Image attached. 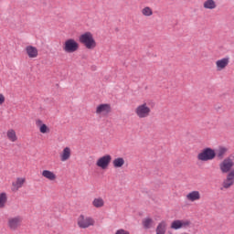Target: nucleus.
<instances>
[{"instance_id":"13","label":"nucleus","mask_w":234,"mask_h":234,"mask_svg":"<svg viewBox=\"0 0 234 234\" xmlns=\"http://www.w3.org/2000/svg\"><path fill=\"white\" fill-rule=\"evenodd\" d=\"M35 125L41 134H48V133H50V127H48V125H47L41 119H37L35 121Z\"/></svg>"},{"instance_id":"19","label":"nucleus","mask_w":234,"mask_h":234,"mask_svg":"<svg viewBox=\"0 0 234 234\" xmlns=\"http://www.w3.org/2000/svg\"><path fill=\"white\" fill-rule=\"evenodd\" d=\"M72 154V150H70V147H65L62 152L60 153V161L61 162H67V160H70V156Z\"/></svg>"},{"instance_id":"22","label":"nucleus","mask_w":234,"mask_h":234,"mask_svg":"<svg viewBox=\"0 0 234 234\" xmlns=\"http://www.w3.org/2000/svg\"><path fill=\"white\" fill-rule=\"evenodd\" d=\"M125 165V159L123 157H116L112 160V166L114 169H122Z\"/></svg>"},{"instance_id":"9","label":"nucleus","mask_w":234,"mask_h":234,"mask_svg":"<svg viewBox=\"0 0 234 234\" xmlns=\"http://www.w3.org/2000/svg\"><path fill=\"white\" fill-rule=\"evenodd\" d=\"M111 162H112V156L111 154H104L97 159L96 166L99 167V169L105 171L106 169H109Z\"/></svg>"},{"instance_id":"7","label":"nucleus","mask_w":234,"mask_h":234,"mask_svg":"<svg viewBox=\"0 0 234 234\" xmlns=\"http://www.w3.org/2000/svg\"><path fill=\"white\" fill-rule=\"evenodd\" d=\"M111 112H112V107L109 103H101L95 108V114L99 118H107Z\"/></svg>"},{"instance_id":"8","label":"nucleus","mask_w":234,"mask_h":234,"mask_svg":"<svg viewBox=\"0 0 234 234\" xmlns=\"http://www.w3.org/2000/svg\"><path fill=\"white\" fill-rule=\"evenodd\" d=\"M23 218L21 216L9 217L6 221L7 229L10 231H17L21 228Z\"/></svg>"},{"instance_id":"15","label":"nucleus","mask_w":234,"mask_h":234,"mask_svg":"<svg viewBox=\"0 0 234 234\" xmlns=\"http://www.w3.org/2000/svg\"><path fill=\"white\" fill-rule=\"evenodd\" d=\"M228 65H229V57H226L216 61V69L218 72L225 70Z\"/></svg>"},{"instance_id":"23","label":"nucleus","mask_w":234,"mask_h":234,"mask_svg":"<svg viewBox=\"0 0 234 234\" xmlns=\"http://www.w3.org/2000/svg\"><path fill=\"white\" fill-rule=\"evenodd\" d=\"M228 151H229V149L226 146L218 147V149L215 151L217 158L222 160V158L228 154Z\"/></svg>"},{"instance_id":"29","label":"nucleus","mask_w":234,"mask_h":234,"mask_svg":"<svg viewBox=\"0 0 234 234\" xmlns=\"http://www.w3.org/2000/svg\"><path fill=\"white\" fill-rule=\"evenodd\" d=\"M6 101V98L5 97V94L0 93V107Z\"/></svg>"},{"instance_id":"5","label":"nucleus","mask_w":234,"mask_h":234,"mask_svg":"<svg viewBox=\"0 0 234 234\" xmlns=\"http://www.w3.org/2000/svg\"><path fill=\"white\" fill-rule=\"evenodd\" d=\"M217 154L213 148H205L197 154V160L199 162H209L210 160H215Z\"/></svg>"},{"instance_id":"30","label":"nucleus","mask_w":234,"mask_h":234,"mask_svg":"<svg viewBox=\"0 0 234 234\" xmlns=\"http://www.w3.org/2000/svg\"><path fill=\"white\" fill-rule=\"evenodd\" d=\"M115 234H130L129 231L123 229H118Z\"/></svg>"},{"instance_id":"3","label":"nucleus","mask_w":234,"mask_h":234,"mask_svg":"<svg viewBox=\"0 0 234 234\" xmlns=\"http://www.w3.org/2000/svg\"><path fill=\"white\" fill-rule=\"evenodd\" d=\"M77 226L80 229H87L96 226V220L90 216L80 214L77 218Z\"/></svg>"},{"instance_id":"10","label":"nucleus","mask_w":234,"mask_h":234,"mask_svg":"<svg viewBox=\"0 0 234 234\" xmlns=\"http://www.w3.org/2000/svg\"><path fill=\"white\" fill-rule=\"evenodd\" d=\"M191 226V220L189 219H176L174 220L170 228L171 229H186V228H189Z\"/></svg>"},{"instance_id":"11","label":"nucleus","mask_w":234,"mask_h":234,"mask_svg":"<svg viewBox=\"0 0 234 234\" xmlns=\"http://www.w3.org/2000/svg\"><path fill=\"white\" fill-rule=\"evenodd\" d=\"M27 184V177H16L11 184V191L17 193Z\"/></svg>"},{"instance_id":"6","label":"nucleus","mask_w":234,"mask_h":234,"mask_svg":"<svg viewBox=\"0 0 234 234\" xmlns=\"http://www.w3.org/2000/svg\"><path fill=\"white\" fill-rule=\"evenodd\" d=\"M219 171L220 173H222V175H228V173H229V171L233 170L234 167V160L233 157L229 156L226 157L225 159H223L219 165Z\"/></svg>"},{"instance_id":"14","label":"nucleus","mask_w":234,"mask_h":234,"mask_svg":"<svg viewBox=\"0 0 234 234\" xmlns=\"http://www.w3.org/2000/svg\"><path fill=\"white\" fill-rule=\"evenodd\" d=\"M25 52L29 59H36V58L39 56V50H37V48L34 46H27L25 48Z\"/></svg>"},{"instance_id":"2","label":"nucleus","mask_w":234,"mask_h":234,"mask_svg":"<svg viewBox=\"0 0 234 234\" xmlns=\"http://www.w3.org/2000/svg\"><path fill=\"white\" fill-rule=\"evenodd\" d=\"M151 112H153V110L151 109V105L147 102H143L137 105L134 109V114L139 118V120H145V118H149V116H151Z\"/></svg>"},{"instance_id":"27","label":"nucleus","mask_w":234,"mask_h":234,"mask_svg":"<svg viewBox=\"0 0 234 234\" xmlns=\"http://www.w3.org/2000/svg\"><path fill=\"white\" fill-rule=\"evenodd\" d=\"M233 184L234 181L227 176L226 179L223 181L222 186L224 187V189H229V187H231Z\"/></svg>"},{"instance_id":"17","label":"nucleus","mask_w":234,"mask_h":234,"mask_svg":"<svg viewBox=\"0 0 234 234\" xmlns=\"http://www.w3.org/2000/svg\"><path fill=\"white\" fill-rule=\"evenodd\" d=\"M5 138L8 140V142H11V144H16L17 140H19V137L17 136V133L14 128L8 129L5 133Z\"/></svg>"},{"instance_id":"26","label":"nucleus","mask_w":234,"mask_h":234,"mask_svg":"<svg viewBox=\"0 0 234 234\" xmlns=\"http://www.w3.org/2000/svg\"><path fill=\"white\" fill-rule=\"evenodd\" d=\"M141 14L144 17H151L154 14L153 9L149 6H144L141 9Z\"/></svg>"},{"instance_id":"4","label":"nucleus","mask_w":234,"mask_h":234,"mask_svg":"<svg viewBox=\"0 0 234 234\" xmlns=\"http://www.w3.org/2000/svg\"><path fill=\"white\" fill-rule=\"evenodd\" d=\"M62 48L66 54H74L80 50V43L74 38H68L64 41Z\"/></svg>"},{"instance_id":"25","label":"nucleus","mask_w":234,"mask_h":234,"mask_svg":"<svg viewBox=\"0 0 234 234\" xmlns=\"http://www.w3.org/2000/svg\"><path fill=\"white\" fill-rule=\"evenodd\" d=\"M154 224V221L151 218H145L143 219V227L144 228V229H151Z\"/></svg>"},{"instance_id":"1","label":"nucleus","mask_w":234,"mask_h":234,"mask_svg":"<svg viewBox=\"0 0 234 234\" xmlns=\"http://www.w3.org/2000/svg\"><path fill=\"white\" fill-rule=\"evenodd\" d=\"M79 41L85 47V48H87V50H94V48L98 47L96 38H94V35L90 31L82 33L79 37Z\"/></svg>"},{"instance_id":"18","label":"nucleus","mask_w":234,"mask_h":234,"mask_svg":"<svg viewBox=\"0 0 234 234\" xmlns=\"http://www.w3.org/2000/svg\"><path fill=\"white\" fill-rule=\"evenodd\" d=\"M91 206L96 209H101V207H105V199L101 197H94L91 201Z\"/></svg>"},{"instance_id":"24","label":"nucleus","mask_w":234,"mask_h":234,"mask_svg":"<svg viewBox=\"0 0 234 234\" xmlns=\"http://www.w3.org/2000/svg\"><path fill=\"white\" fill-rule=\"evenodd\" d=\"M6 202H8V194L6 192L0 193V209L6 207Z\"/></svg>"},{"instance_id":"12","label":"nucleus","mask_w":234,"mask_h":234,"mask_svg":"<svg viewBox=\"0 0 234 234\" xmlns=\"http://www.w3.org/2000/svg\"><path fill=\"white\" fill-rule=\"evenodd\" d=\"M202 198V194L198 190H193L186 195V200L187 202H198Z\"/></svg>"},{"instance_id":"28","label":"nucleus","mask_w":234,"mask_h":234,"mask_svg":"<svg viewBox=\"0 0 234 234\" xmlns=\"http://www.w3.org/2000/svg\"><path fill=\"white\" fill-rule=\"evenodd\" d=\"M227 177H229L232 182H234V169L227 173Z\"/></svg>"},{"instance_id":"21","label":"nucleus","mask_w":234,"mask_h":234,"mask_svg":"<svg viewBox=\"0 0 234 234\" xmlns=\"http://www.w3.org/2000/svg\"><path fill=\"white\" fill-rule=\"evenodd\" d=\"M156 234H165L167 233V221L162 220L158 223L156 229H155Z\"/></svg>"},{"instance_id":"16","label":"nucleus","mask_w":234,"mask_h":234,"mask_svg":"<svg viewBox=\"0 0 234 234\" xmlns=\"http://www.w3.org/2000/svg\"><path fill=\"white\" fill-rule=\"evenodd\" d=\"M41 176L46 180H48V182H56V180H58V175H56L55 172L51 170H42Z\"/></svg>"},{"instance_id":"20","label":"nucleus","mask_w":234,"mask_h":234,"mask_svg":"<svg viewBox=\"0 0 234 234\" xmlns=\"http://www.w3.org/2000/svg\"><path fill=\"white\" fill-rule=\"evenodd\" d=\"M218 6L217 1L215 0H205L203 2L204 10H216Z\"/></svg>"}]
</instances>
